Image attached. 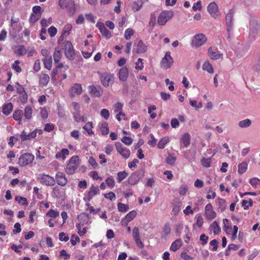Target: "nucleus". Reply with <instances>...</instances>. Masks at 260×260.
Masks as SVG:
<instances>
[{
	"mask_svg": "<svg viewBox=\"0 0 260 260\" xmlns=\"http://www.w3.org/2000/svg\"><path fill=\"white\" fill-rule=\"evenodd\" d=\"M134 31L132 28H127L125 30L124 32V38L128 40L131 39L132 36L133 35Z\"/></svg>",
	"mask_w": 260,
	"mask_h": 260,
	"instance_id": "nucleus-45",
	"label": "nucleus"
},
{
	"mask_svg": "<svg viewBox=\"0 0 260 260\" xmlns=\"http://www.w3.org/2000/svg\"><path fill=\"white\" fill-rule=\"evenodd\" d=\"M34 155L30 153H24L19 157L18 164L20 166H26L32 162L34 159Z\"/></svg>",
	"mask_w": 260,
	"mask_h": 260,
	"instance_id": "nucleus-4",
	"label": "nucleus"
},
{
	"mask_svg": "<svg viewBox=\"0 0 260 260\" xmlns=\"http://www.w3.org/2000/svg\"><path fill=\"white\" fill-rule=\"evenodd\" d=\"M207 11L210 15L214 18L219 15L218 6L215 2H212L208 5Z\"/></svg>",
	"mask_w": 260,
	"mask_h": 260,
	"instance_id": "nucleus-12",
	"label": "nucleus"
},
{
	"mask_svg": "<svg viewBox=\"0 0 260 260\" xmlns=\"http://www.w3.org/2000/svg\"><path fill=\"white\" fill-rule=\"evenodd\" d=\"M27 99L28 96L26 92L19 94V100L20 102H21V103H26L27 102Z\"/></svg>",
	"mask_w": 260,
	"mask_h": 260,
	"instance_id": "nucleus-56",
	"label": "nucleus"
},
{
	"mask_svg": "<svg viewBox=\"0 0 260 260\" xmlns=\"http://www.w3.org/2000/svg\"><path fill=\"white\" fill-rule=\"evenodd\" d=\"M121 141L122 142L124 143L125 145H128V146L131 145L133 142V139L131 137H127V136L123 137L121 138Z\"/></svg>",
	"mask_w": 260,
	"mask_h": 260,
	"instance_id": "nucleus-49",
	"label": "nucleus"
},
{
	"mask_svg": "<svg viewBox=\"0 0 260 260\" xmlns=\"http://www.w3.org/2000/svg\"><path fill=\"white\" fill-rule=\"evenodd\" d=\"M100 32L102 34V35L107 39H109L111 37V32L109 31L106 28V27L103 28V29L100 31Z\"/></svg>",
	"mask_w": 260,
	"mask_h": 260,
	"instance_id": "nucleus-50",
	"label": "nucleus"
},
{
	"mask_svg": "<svg viewBox=\"0 0 260 260\" xmlns=\"http://www.w3.org/2000/svg\"><path fill=\"white\" fill-rule=\"evenodd\" d=\"M208 236H206L205 234H202L200 237L201 245H205L208 242Z\"/></svg>",
	"mask_w": 260,
	"mask_h": 260,
	"instance_id": "nucleus-57",
	"label": "nucleus"
},
{
	"mask_svg": "<svg viewBox=\"0 0 260 260\" xmlns=\"http://www.w3.org/2000/svg\"><path fill=\"white\" fill-rule=\"evenodd\" d=\"M181 205V203L180 201L176 200L173 205L172 211L175 214H178L180 210V207Z\"/></svg>",
	"mask_w": 260,
	"mask_h": 260,
	"instance_id": "nucleus-38",
	"label": "nucleus"
},
{
	"mask_svg": "<svg viewBox=\"0 0 260 260\" xmlns=\"http://www.w3.org/2000/svg\"><path fill=\"white\" fill-rule=\"evenodd\" d=\"M46 216L51 218H56L59 216V212L53 209H50L46 213Z\"/></svg>",
	"mask_w": 260,
	"mask_h": 260,
	"instance_id": "nucleus-46",
	"label": "nucleus"
},
{
	"mask_svg": "<svg viewBox=\"0 0 260 260\" xmlns=\"http://www.w3.org/2000/svg\"><path fill=\"white\" fill-rule=\"evenodd\" d=\"M211 161V160L210 158H206L204 157L201 160L202 165L206 168H209L210 167Z\"/></svg>",
	"mask_w": 260,
	"mask_h": 260,
	"instance_id": "nucleus-53",
	"label": "nucleus"
},
{
	"mask_svg": "<svg viewBox=\"0 0 260 260\" xmlns=\"http://www.w3.org/2000/svg\"><path fill=\"white\" fill-rule=\"evenodd\" d=\"M44 62L45 67L50 70L52 68V58L51 56H49L48 57H45L44 59H43Z\"/></svg>",
	"mask_w": 260,
	"mask_h": 260,
	"instance_id": "nucleus-28",
	"label": "nucleus"
},
{
	"mask_svg": "<svg viewBox=\"0 0 260 260\" xmlns=\"http://www.w3.org/2000/svg\"><path fill=\"white\" fill-rule=\"evenodd\" d=\"M144 171L140 170L133 173L128 178V182L132 185L136 184L140 179L143 176Z\"/></svg>",
	"mask_w": 260,
	"mask_h": 260,
	"instance_id": "nucleus-5",
	"label": "nucleus"
},
{
	"mask_svg": "<svg viewBox=\"0 0 260 260\" xmlns=\"http://www.w3.org/2000/svg\"><path fill=\"white\" fill-rule=\"evenodd\" d=\"M247 169V164L246 162H242L238 165V172L240 174H242Z\"/></svg>",
	"mask_w": 260,
	"mask_h": 260,
	"instance_id": "nucleus-34",
	"label": "nucleus"
},
{
	"mask_svg": "<svg viewBox=\"0 0 260 260\" xmlns=\"http://www.w3.org/2000/svg\"><path fill=\"white\" fill-rule=\"evenodd\" d=\"M117 207L119 211L121 212H125L129 209L128 205H126L121 203H118Z\"/></svg>",
	"mask_w": 260,
	"mask_h": 260,
	"instance_id": "nucleus-39",
	"label": "nucleus"
},
{
	"mask_svg": "<svg viewBox=\"0 0 260 260\" xmlns=\"http://www.w3.org/2000/svg\"><path fill=\"white\" fill-rule=\"evenodd\" d=\"M50 80V77L48 75L44 73H41L40 75V84L43 86L47 85Z\"/></svg>",
	"mask_w": 260,
	"mask_h": 260,
	"instance_id": "nucleus-24",
	"label": "nucleus"
},
{
	"mask_svg": "<svg viewBox=\"0 0 260 260\" xmlns=\"http://www.w3.org/2000/svg\"><path fill=\"white\" fill-rule=\"evenodd\" d=\"M174 13L172 10L164 11L161 12L157 19V23L160 25H164L174 16Z\"/></svg>",
	"mask_w": 260,
	"mask_h": 260,
	"instance_id": "nucleus-2",
	"label": "nucleus"
},
{
	"mask_svg": "<svg viewBox=\"0 0 260 260\" xmlns=\"http://www.w3.org/2000/svg\"><path fill=\"white\" fill-rule=\"evenodd\" d=\"M142 3L140 0H137V1L133 2L132 5L133 10L136 11H139L142 7Z\"/></svg>",
	"mask_w": 260,
	"mask_h": 260,
	"instance_id": "nucleus-41",
	"label": "nucleus"
},
{
	"mask_svg": "<svg viewBox=\"0 0 260 260\" xmlns=\"http://www.w3.org/2000/svg\"><path fill=\"white\" fill-rule=\"evenodd\" d=\"M32 13L39 15L41 16V15L43 12V10H42V8L39 6H35L32 7Z\"/></svg>",
	"mask_w": 260,
	"mask_h": 260,
	"instance_id": "nucleus-44",
	"label": "nucleus"
},
{
	"mask_svg": "<svg viewBox=\"0 0 260 260\" xmlns=\"http://www.w3.org/2000/svg\"><path fill=\"white\" fill-rule=\"evenodd\" d=\"M147 50V46L144 43L142 40H140L136 49H133V52L136 51L137 53H142L145 52Z\"/></svg>",
	"mask_w": 260,
	"mask_h": 260,
	"instance_id": "nucleus-19",
	"label": "nucleus"
},
{
	"mask_svg": "<svg viewBox=\"0 0 260 260\" xmlns=\"http://www.w3.org/2000/svg\"><path fill=\"white\" fill-rule=\"evenodd\" d=\"M58 4L62 9H66L70 13L72 14L75 11V4L71 0H59Z\"/></svg>",
	"mask_w": 260,
	"mask_h": 260,
	"instance_id": "nucleus-6",
	"label": "nucleus"
},
{
	"mask_svg": "<svg viewBox=\"0 0 260 260\" xmlns=\"http://www.w3.org/2000/svg\"><path fill=\"white\" fill-rule=\"evenodd\" d=\"M32 109L30 106H26L24 109V114L27 119H30L31 118Z\"/></svg>",
	"mask_w": 260,
	"mask_h": 260,
	"instance_id": "nucleus-35",
	"label": "nucleus"
},
{
	"mask_svg": "<svg viewBox=\"0 0 260 260\" xmlns=\"http://www.w3.org/2000/svg\"><path fill=\"white\" fill-rule=\"evenodd\" d=\"M128 70L126 67L122 68L119 72V78L123 82L126 81L128 77Z\"/></svg>",
	"mask_w": 260,
	"mask_h": 260,
	"instance_id": "nucleus-22",
	"label": "nucleus"
},
{
	"mask_svg": "<svg viewBox=\"0 0 260 260\" xmlns=\"http://www.w3.org/2000/svg\"><path fill=\"white\" fill-rule=\"evenodd\" d=\"M191 136L188 133H185L183 134L180 139V142L183 144L185 148L188 147L190 143Z\"/></svg>",
	"mask_w": 260,
	"mask_h": 260,
	"instance_id": "nucleus-21",
	"label": "nucleus"
},
{
	"mask_svg": "<svg viewBox=\"0 0 260 260\" xmlns=\"http://www.w3.org/2000/svg\"><path fill=\"white\" fill-rule=\"evenodd\" d=\"M55 180V182L56 181L57 184L61 186H65L68 182L65 174L61 172H58L56 174Z\"/></svg>",
	"mask_w": 260,
	"mask_h": 260,
	"instance_id": "nucleus-15",
	"label": "nucleus"
},
{
	"mask_svg": "<svg viewBox=\"0 0 260 260\" xmlns=\"http://www.w3.org/2000/svg\"><path fill=\"white\" fill-rule=\"evenodd\" d=\"M136 211L133 210L127 214L124 218H125L128 221L130 222L136 217Z\"/></svg>",
	"mask_w": 260,
	"mask_h": 260,
	"instance_id": "nucleus-43",
	"label": "nucleus"
},
{
	"mask_svg": "<svg viewBox=\"0 0 260 260\" xmlns=\"http://www.w3.org/2000/svg\"><path fill=\"white\" fill-rule=\"evenodd\" d=\"M38 179L41 184L47 186H53L55 184L54 178L45 174H40Z\"/></svg>",
	"mask_w": 260,
	"mask_h": 260,
	"instance_id": "nucleus-9",
	"label": "nucleus"
},
{
	"mask_svg": "<svg viewBox=\"0 0 260 260\" xmlns=\"http://www.w3.org/2000/svg\"><path fill=\"white\" fill-rule=\"evenodd\" d=\"M119 153L123 157V158L126 159L129 157L131 151L128 149L125 148L120 152Z\"/></svg>",
	"mask_w": 260,
	"mask_h": 260,
	"instance_id": "nucleus-52",
	"label": "nucleus"
},
{
	"mask_svg": "<svg viewBox=\"0 0 260 260\" xmlns=\"http://www.w3.org/2000/svg\"><path fill=\"white\" fill-rule=\"evenodd\" d=\"M208 54L209 57L213 60H216L222 56V54L220 53L216 48H212V47L208 49Z\"/></svg>",
	"mask_w": 260,
	"mask_h": 260,
	"instance_id": "nucleus-17",
	"label": "nucleus"
},
{
	"mask_svg": "<svg viewBox=\"0 0 260 260\" xmlns=\"http://www.w3.org/2000/svg\"><path fill=\"white\" fill-rule=\"evenodd\" d=\"M128 176L127 173H126L125 171H121L119 172L117 174V181L119 182H121L123 179H124L125 178H126Z\"/></svg>",
	"mask_w": 260,
	"mask_h": 260,
	"instance_id": "nucleus-37",
	"label": "nucleus"
},
{
	"mask_svg": "<svg viewBox=\"0 0 260 260\" xmlns=\"http://www.w3.org/2000/svg\"><path fill=\"white\" fill-rule=\"evenodd\" d=\"M72 28V25L70 24H67L64 27L62 31V34H63V35H65L66 36L69 35L70 34V31L71 30Z\"/></svg>",
	"mask_w": 260,
	"mask_h": 260,
	"instance_id": "nucleus-48",
	"label": "nucleus"
},
{
	"mask_svg": "<svg viewBox=\"0 0 260 260\" xmlns=\"http://www.w3.org/2000/svg\"><path fill=\"white\" fill-rule=\"evenodd\" d=\"M88 89L90 94L95 97H100L102 93L100 90V87H96L94 85H91L89 86Z\"/></svg>",
	"mask_w": 260,
	"mask_h": 260,
	"instance_id": "nucleus-23",
	"label": "nucleus"
},
{
	"mask_svg": "<svg viewBox=\"0 0 260 260\" xmlns=\"http://www.w3.org/2000/svg\"><path fill=\"white\" fill-rule=\"evenodd\" d=\"M27 51L23 45H20L17 50V53L19 55H23L26 53Z\"/></svg>",
	"mask_w": 260,
	"mask_h": 260,
	"instance_id": "nucleus-59",
	"label": "nucleus"
},
{
	"mask_svg": "<svg viewBox=\"0 0 260 260\" xmlns=\"http://www.w3.org/2000/svg\"><path fill=\"white\" fill-rule=\"evenodd\" d=\"M15 200L18 203H21L22 200H24V202L22 203V205L24 206H27L28 202L26 198L20 196H17L15 197Z\"/></svg>",
	"mask_w": 260,
	"mask_h": 260,
	"instance_id": "nucleus-55",
	"label": "nucleus"
},
{
	"mask_svg": "<svg viewBox=\"0 0 260 260\" xmlns=\"http://www.w3.org/2000/svg\"><path fill=\"white\" fill-rule=\"evenodd\" d=\"M207 40L206 37L203 34H197L193 37L191 44L193 47L198 48L204 44Z\"/></svg>",
	"mask_w": 260,
	"mask_h": 260,
	"instance_id": "nucleus-7",
	"label": "nucleus"
},
{
	"mask_svg": "<svg viewBox=\"0 0 260 260\" xmlns=\"http://www.w3.org/2000/svg\"><path fill=\"white\" fill-rule=\"evenodd\" d=\"M79 158L77 155L73 156L69 160L66 168V172L68 174H73L75 172L79 166Z\"/></svg>",
	"mask_w": 260,
	"mask_h": 260,
	"instance_id": "nucleus-1",
	"label": "nucleus"
},
{
	"mask_svg": "<svg viewBox=\"0 0 260 260\" xmlns=\"http://www.w3.org/2000/svg\"><path fill=\"white\" fill-rule=\"evenodd\" d=\"M70 96L73 98L75 95H80L82 92V88L81 84L79 83H74L72 86L70 90Z\"/></svg>",
	"mask_w": 260,
	"mask_h": 260,
	"instance_id": "nucleus-14",
	"label": "nucleus"
},
{
	"mask_svg": "<svg viewBox=\"0 0 260 260\" xmlns=\"http://www.w3.org/2000/svg\"><path fill=\"white\" fill-rule=\"evenodd\" d=\"M92 127V123L91 122H88L85 124L83 128L88 133L89 135L93 134L91 128Z\"/></svg>",
	"mask_w": 260,
	"mask_h": 260,
	"instance_id": "nucleus-42",
	"label": "nucleus"
},
{
	"mask_svg": "<svg viewBox=\"0 0 260 260\" xmlns=\"http://www.w3.org/2000/svg\"><path fill=\"white\" fill-rule=\"evenodd\" d=\"M106 183L107 185L110 188H112L114 187L115 185V181L113 178L112 177H110L107 178L106 179Z\"/></svg>",
	"mask_w": 260,
	"mask_h": 260,
	"instance_id": "nucleus-51",
	"label": "nucleus"
},
{
	"mask_svg": "<svg viewBox=\"0 0 260 260\" xmlns=\"http://www.w3.org/2000/svg\"><path fill=\"white\" fill-rule=\"evenodd\" d=\"M100 78L103 85L105 87H107L109 86L110 83L111 75L110 74L105 73L104 74H101Z\"/></svg>",
	"mask_w": 260,
	"mask_h": 260,
	"instance_id": "nucleus-20",
	"label": "nucleus"
},
{
	"mask_svg": "<svg viewBox=\"0 0 260 260\" xmlns=\"http://www.w3.org/2000/svg\"><path fill=\"white\" fill-rule=\"evenodd\" d=\"M23 115V112L22 110H17L14 112L13 117L15 120L20 121Z\"/></svg>",
	"mask_w": 260,
	"mask_h": 260,
	"instance_id": "nucleus-31",
	"label": "nucleus"
},
{
	"mask_svg": "<svg viewBox=\"0 0 260 260\" xmlns=\"http://www.w3.org/2000/svg\"><path fill=\"white\" fill-rule=\"evenodd\" d=\"M61 57V54L60 52V50L58 48H56L55 50V52L53 54V58L55 62H58Z\"/></svg>",
	"mask_w": 260,
	"mask_h": 260,
	"instance_id": "nucleus-36",
	"label": "nucleus"
},
{
	"mask_svg": "<svg viewBox=\"0 0 260 260\" xmlns=\"http://www.w3.org/2000/svg\"><path fill=\"white\" fill-rule=\"evenodd\" d=\"M150 137L151 139V140H149L148 142V144L149 145H150L151 147H154L156 145V142H157V139H156L153 135L151 134L150 135Z\"/></svg>",
	"mask_w": 260,
	"mask_h": 260,
	"instance_id": "nucleus-60",
	"label": "nucleus"
},
{
	"mask_svg": "<svg viewBox=\"0 0 260 260\" xmlns=\"http://www.w3.org/2000/svg\"><path fill=\"white\" fill-rule=\"evenodd\" d=\"M132 236L136 242L137 246L140 248H143L144 247V245L140 240V232L138 227L135 226L133 229Z\"/></svg>",
	"mask_w": 260,
	"mask_h": 260,
	"instance_id": "nucleus-13",
	"label": "nucleus"
},
{
	"mask_svg": "<svg viewBox=\"0 0 260 260\" xmlns=\"http://www.w3.org/2000/svg\"><path fill=\"white\" fill-rule=\"evenodd\" d=\"M169 142L168 137L162 138L158 143L157 146L159 149H163L165 145Z\"/></svg>",
	"mask_w": 260,
	"mask_h": 260,
	"instance_id": "nucleus-33",
	"label": "nucleus"
},
{
	"mask_svg": "<svg viewBox=\"0 0 260 260\" xmlns=\"http://www.w3.org/2000/svg\"><path fill=\"white\" fill-rule=\"evenodd\" d=\"M252 122L249 119H246L238 122V125L241 128L248 127L251 125Z\"/></svg>",
	"mask_w": 260,
	"mask_h": 260,
	"instance_id": "nucleus-29",
	"label": "nucleus"
},
{
	"mask_svg": "<svg viewBox=\"0 0 260 260\" xmlns=\"http://www.w3.org/2000/svg\"><path fill=\"white\" fill-rule=\"evenodd\" d=\"M103 135H107L109 132L108 124L107 122H103L100 127Z\"/></svg>",
	"mask_w": 260,
	"mask_h": 260,
	"instance_id": "nucleus-30",
	"label": "nucleus"
},
{
	"mask_svg": "<svg viewBox=\"0 0 260 260\" xmlns=\"http://www.w3.org/2000/svg\"><path fill=\"white\" fill-rule=\"evenodd\" d=\"M182 246V241L180 239H177L173 242L171 247L170 250L176 251L178 250Z\"/></svg>",
	"mask_w": 260,
	"mask_h": 260,
	"instance_id": "nucleus-27",
	"label": "nucleus"
},
{
	"mask_svg": "<svg viewBox=\"0 0 260 260\" xmlns=\"http://www.w3.org/2000/svg\"><path fill=\"white\" fill-rule=\"evenodd\" d=\"M80 242V238L75 235H73L71 238V243L73 246H75L77 242Z\"/></svg>",
	"mask_w": 260,
	"mask_h": 260,
	"instance_id": "nucleus-64",
	"label": "nucleus"
},
{
	"mask_svg": "<svg viewBox=\"0 0 260 260\" xmlns=\"http://www.w3.org/2000/svg\"><path fill=\"white\" fill-rule=\"evenodd\" d=\"M171 233V228L169 223H167L165 224L162 230V236H168Z\"/></svg>",
	"mask_w": 260,
	"mask_h": 260,
	"instance_id": "nucleus-47",
	"label": "nucleus"
},
{
	"mask_svg": "<svg viewBox=\"0 0 260 260\" xmlns=\"http://www.w3.org/2000/svg\"><path fill=\"white\" fill-rule=\"evenodd\" d=\"M64 47L66 56L69 59L72 58L75 54V51L71 42L69 41H65Z\"/></svg>",
	"mask_w": 260,
	"mask_h": 260,
	"instance_id": "nucleus-11",
	"label": "nucleus"
},
{
	"mask_svg": "<svg viewBox=\"0 0 260 260\" xmlns=\"http://www.w3.org/2000/svg\"><path fill=\"white\" fill-rule=\"evenodd\" d=\"M216 203L218 206L217 211L218 212H223L226 208L227 204L224 199L218 198L216 200Z\"/></svg>",
	"mask_w": 260,
	"mask_h": 260,
	"instance_id": "nucleus-18",
	"label": "nucleus"
},
{
	"mask_svg": "<svg viewBox=\"0 0 260 260\" xmlns=\"http://www.w3.org/2000/svg\"><path fill=\"white\" fill-rule=\"evenodd\" d=\"M202 9V6L201 1H198L197 3H194L192 7V10L194 11H197V10L200 11Z\"/></svg>",
	"mask_w": 260,
	"mask_h": 260,
	"instance_id": "nucleus-61",
	"label": "nucleus"
},
{
	"mask_svg": "<svg viewBox=\"0 0 260 260\" xmlns=\"http://www.w3.org/2000/svg\"><path fill=\"white\" fill-rule=\"evenodd\" d=\"M205 215L209 219H213L216 216V213L213 210V206L211 204H208L205 207Z\"/></svg>",
	"mask_w": 260,
	"mask_h": 260,
	"instance_id": "nucleus-16",
	"label": "nucleus"
},
{
	"mask_svg": "<svg viewBox=\"0 0 260 260\" xmlns=\"http://www.w3.org/2000/svg\"><path fill=\"white\" fill-rule=\"evenodd\" d=\"M249 183L254 188L256 187L257 185H260V180L257 178L254 177L249 180Z\"/></svg>",
	"mask_w": 260,
	"mask_h": 260,
	"instance_id": "nucleus-54",
	"label": "nucleus"
},
{
	"mask_svg": "<svg viewBox=\"0 0 260 260\" xmlns=\"http://www.w3.org/2000/svg\"><path fill=\"white\" fill-rule=\"evenodd\" d=\"M20 138L22 141H24L27 140H30L31 139L30 137L29 136V134H27V133L24 131L21 133L20 135Z\"/></svg>",
	"mask_w": 260,
	"mask_h": 260,
	"instance_id": "nucleus-63",
	"label": "nucleus"
},
{
	"mask_svg": "<svg viewBox=\"0 0 260 260\" xmlns=\"http://www.w3.org/2000/svg\"><path fill=\"white\" fill-rule=\"evenodd\" d=\"M13 110V105L11 103L6 104L3 107V113L6 115H9Z\"/></svg>",
	"mask_w": 260,
	"mask_h": 260,
	"instance_id": "nucleus-26",
	"label": "nucleus"
},
{
	"mask_svg": "<svg viewBox=\"0 0 260 260\" xmlns=\"http://www.w3.org/2000/svg\"><path fill=\"white\" fill-rule=\"evenodd\" d=\"M202 68L203 70L206 71L209 73L212 74L214 72L212 65L208 61H206L203 64Z\"/></svg>",
	"mask_w": 260,
	"mask_h": 260,
	"instance_id": "nucleus-32",
	"label": "nucleus"
},
{
	"mask_svg": "<svg viewBox=\"0 0 260 260\" xmlns=\"http://www.w3.org/2000/svg\"><path fill=\"white\" fill-rule=\"evenodd\" d=\"M100 193V190L98 186L92 184L90 187L87 193L84 197V200L89 202L95 196Z\"/></svg>",
	"mask_w": 260,
	"mask_h": 260,
	"instance_id": "nucleus-8",
	"label": "nucleus"
},
{
	"mask_svg": "<svg viewBox=\"0 0 260 260\" xmlns=\"http://www.w3.org/2000/svg\"><path fill=\"white\" fill-rule=\"evenodd\" d=\"M69 154V151L68 149L62 148L60 152H58L56 155L55 157L57 159L62 158V159L64 160L66 158V156Z\"/></svg>",
	"mask_w": 260,
	"mask_h": 260,
	"instance_id": "nucleus-25",
	"label": "nucleus"
},
{
	"mask_svg": "<svg viewBox=\"0 0 260 260\" xmlns=\"http://www.w3.org/2000/svg\"><path fill=\"white\" fill-rule=\"evenodd\" d=\"M211 227H212L213 229V233L214 234H218L220 232V228L216 221H214L212 224L211 225Z\"/></svg>",
	"mask_w": 260,
	"mask_h": 260,
	"instance_id": "nucleus-40",
	"label": "nucleus"
},
{
	"mask_svg": "<svg viewBox=\"0 0 260 260\" xmlns=\"http://www.w3.org/2000/svg\"><path fill=\"white\" fill-rule=\"evenodd\" d=\"M173 63V59L171 56V53L170 52H167L165 55V57L162 58L160 64L161 67L167 69L172 66Z\"/></svg>",
	"mask_w": 260,
	"mask_h": 260,
	"instance_id": "nucleus-10",
	"label": "nucleus"
},
{
	"mask_svg": "<svg viewBox=\"0 0 260 260\" xmlns=\"http://www.w3.org/2000/svg\"><path fill=\"white\" fill-rule=\"evenodd\" d=\"M48 32L51 37L55 36L57 33V29L54 26H51L48 28Z\"/></svg>",
	"mask_w": 260,
	"mask_h": 260,
	"instance_id": "nucleus-62",
	"label": "nucleus"
},
{
	"mask_svg": "<svg viewBox=\"0 0 260 260\" xmlns=\"http://www.w3.org/2000/svg\"><path fill=\"white\" fill-rule=\"evenodd\" d=\"M234 14V11L233 9H231L229 11L225 16L226 30L228 34V38L229 39L231 38V31L233 30Z\"/></svg>",
	"mask_w": 260,
	"mask_h": 260,
	"instance_id": "nucleus-3",
	"label": "nucleus"
},
{
	"mask_svg": "<svg viewBox=\"0 0 260 260\" xmlns=\"http://www.w3.org/2000/svg\"><path fill=\"white\" fill-rule=\"evenodd\" d=\"M41 17V16H40L39 15L32 13L29 18V22L30 23H34L36 22L39 19H40Z\"/></svg>",
	"mask_w": 260,
	"mask_h": 260,
	"instance_id": "nucleus-58",
	"label": "nucleus"
}]
</instances>
